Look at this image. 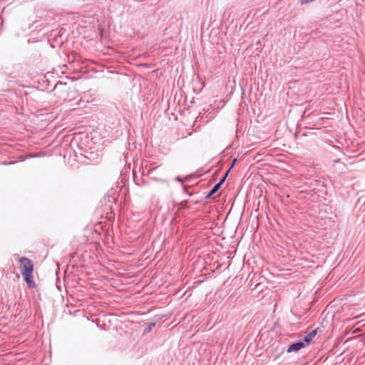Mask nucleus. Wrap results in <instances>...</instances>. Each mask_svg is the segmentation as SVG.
I'll return each mask as SVG.
<instances>
[{
    "instance_id": "f257e3e1",
    "label": "nucleus",
    "mask_w": 365,
    "mask_h": 365,
    "mask_svg": "<svg viewBox=\"0 0 365 365\" xmlns=\"http://www.w3.org/2000/svg\"><path fill=\"white\" fill-rule=\"evenodd\" d=\"M20 271L21 274L32 273L34 270V263L31 259L26 257L19 259Z\"/></svg>"
},
{
    "instance_id": "9d476101",
    "label": "nucleus",
    "mask_w": 365,
    "mask_h": 365,
    "mask_svg": "<svg viewBox=\"0 0 365 365\" xmlns=\"http://www.w3.org/2000/svg\"><path fill=\"white\" fill-rule=\"evenodd\" d=\"M236 161H237V159L233 160V162H232V163L231 165V167H230V168L229 170H230L233 167V165H235Z\"/></svg>"
},
{
    "instance_id": "f03ea898",
    "label": "nucleus",
    "mask_w": 365,
    "mask_h": 365,
    "mask_svg": "<svg viewBox=\"0 0 365 365\" xmlns=\"http://www.w3.org/2000/svg\"><path fill=\"white\" fill-rule=\"evenodd\" d=\"M304 342L303 341H299L295 343L292 344L287 349V353L296 352L305 347Z\"/></svg>"
},
{
    "instance_id": "7ed1b4c3",
    "label": "nucleus",
    "mask_w": 365,
    "mask_h": 365,
    "mask_svg": "<svg viewBox=\"0 0 365 365\" xmlns=\"http://www.w3.org/2000/svg\"><path fill=\"white\" fill-rule=\"evenodd\" d=\"M28 287L29 288H34L36 287V284L33 279L32 273H28V274H21Z\"/></svg>"
},
{
    "instance_id": "20e7f679",
    "label": "nucleus",
    "mask_w": 365,
    "mask_h": 365,
    "mask_svg": "<svg viewBox=\"0 0 365 365\" xmlns=\"http://www.w3.org/2000/svg\"><path fill=\"white\" fill-rule=\"evenodd\" d=\"M317 329L312 330L310 331L304 338L303 342L304 344H309L313 339V338L317 335Z\"/></svg>"
},
{
    "instance_id": "39448f33",
    "label": "nucleus",
    "mask_w": 365,
    "mask_h": 365,
    "mask_svg": "<svg viewBox=\"0 0 365 365\" xmlns=\"http://www.w3.org/2000/svg\"><path fill=\"white\" fill-rule=\"evenodd\" d=\"M229 172H230V170H228L225 174L222 177V178L220 179V180L217 182V184H220V186H222V185L224 183V182L226 180L227 178V175L229 174Z\"/></svg>"
},
{
    "instance_id": "0eeeda50",
    "label": "nucleus",
    "mask_w": 365,
    "mask_h": 365,
    "mask_svg": "<svg viewBox=\"0 0 365 365\" xmlns=\"http://www.w3.org/2000/svg\"><path fill=\"white\" fill-rule=\"evenodd\" d=\"M155 326V323H149L148 325H147V327L145 329V330L147 331H150L153 329V328Z\"/></svg>"
},
{
    "instance_id": "423d86ee",
    "label": "nucleus",
    "mask_w": 365,
    "mask_h": 365,
    "mask_svg": "<svg viewBox=\"0 0 365 365\" xmlns=\"http://www.w3.org/2000/svg\"><path fill=\"white\" fill-rule=\"evenodd\" d=\"M220 187H221L220 184H217V183L215 184L214 185V187L210 190L211 194L214 195L215 193H216L220 190Z\"/></svg>"
},
{
    "instance_id": "6e6552de",
    "label": "nucleus",
    "mask_w": 365,
    "mask_h": 365,
    "mask_svg": "<svg viewBox=\"0 0 365 365\" xmlns=\"http://www.w3.org/2000/svg\"><path fill=\"white\" fill-rule=\"evenodd\" d=\"M180 208H188L187 201H182L180 203Z\"/></svg>"
},
{
    "instance_id": "1a4fd4ad",
    "label": "nucleus",
    "mask_w": 365,
    "mask_h": 365,
    "mask_svg": "<svg viewBox=\"0 0 365 365\" xmlns=\"http://www.w3.org/2000/svg\"><path fill=\"white\" fill-rule=\"evenodd\" d=\"M212 195H213V194H211V192L210 191L208 192V194L206 195L205 198L208 199V198L211 197V196H212Z\"/></svg>"
}]
</instances>
